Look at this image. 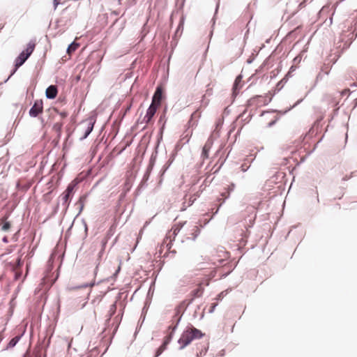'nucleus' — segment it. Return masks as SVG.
<instances>
[{
    "label": "nucleus",
    "mask_w": 357,
    "mask_h": 357,
    "mask_svg": "<svg viewBox=\"0 0 357 357\" xmlns=\"http://www.w3.org/2000/svg\"><path fill=\"white\" fill-rule=\"evenodd\" d=\"M86 199H87L86 195H83L79 197V199L77 202V204H79V210L78 214L81 213V212L82 211L84 206V203H85Z\"/></svg>",
    "instance_id": "obj_16"
},
{
    "label": "nucleus",
    "mask_w": 357,
    "mask_h": 357,
    "mask_svg": "<svg viewBox=\"0 0 357 357\" xmlns=\"http://www.w3.org/2000/svg\"><path fill=\"white\" fill-rule=\"evenodd\" d=\"M274 123H275V121H271V122H270V123H268V126H269V127H271V126H272L273 125H274Z\"/></svg>",
    "instance_id": "obj_37"
},
{
    "label": "nucleus",
    "mask_w": 357,
    "mask_h": 357,
    "mask_svg": "<svg viewBox=\"0 0 357 357\" xmlns=\"http://www.w3.org/2000/svg\"><path fill=\"white\" fill-rule=\"evenodd\" d=\"M218 5L217 6L216 8H215V12H217L218 10Z\"/></svg>",
    "instance_id": "obj_43"
},
{
    "label": "nucleus",
    "mask_w": 357,
    "mask_h": 357,
    "mask_svg": "<svg viewBox=\"0 0 357 357\" xmlns=\"http://www.w3.org/2000/svg\"><path fill=\"white\" fill-rule=\"evenodd\" d=\"M181 317H182V314H181V310H180V308H178L176 310V312H175L174 316L173 317V319H172V322H173V324L174 323V325L169 326V329L171 330V332L168 335H167L165 337L164 342L162 343L164 345L167 346V344L171 342V340L173 337L174 333L175 331L176 330V328L181 321Z\"/></svg>",
    "instance_id": "obj_2"
},
{
    "label": "nucleus",
    "mask_w": 357,
    "mask_h": 357,
    "mask_svg": "<svg viewBox=\"0 0 357 357\" xmlns=\"http://www.w3.org/2000/svg\"><path fill=\"white\" fill-rule=\"evenodd\" d=\"M271 100V98H267L266 97H263L262 98V103H261V105H266L267 104H268Z\"/></svg>",
    "instance_id": "obj_26"
},
{
    "label": "nucleus",
    "mask_w": 357,
    "mask_h": 357,
    "mask_svg": "<svg viewBox=\"0 0 357 357\" xmlns=\"http://www.w3.org/2000/svg\"><path fill=\"white\" fill-rule=\"evenodd\" d=\"M213 141L211 137H209L206 144H204L202 152V157L205 159L208 158V152L211 149L212 145H213Z\"/></svg>",
    "instance_id": "obj_9"
},
{
    "label": "nucleus",
    "mask_w": 357,
    "mask_h": 357,
    "mask_svg": "<svg viewBox=\"0 0 357 357\" xmlns=\"http://www.w3.org/2000/svg\"><path fill=\"white\" fill-rule=\"evenodd\" d=\"M217 305H218V304H217V303H213V304H212V305H211V308H210V309H209V310H208V312H209V313H212V312H214V310H215V308L216 307V306H217Z\"/></svg>",
    "instance_id": "obj_29"
},
{
    "label": "nucleus",
    "mask_w": 357,
    "mask_h": 357,
    "mask_svg": "<svg viewBox=\"0 0 357 357\" xmlns=\"http://www.w3.org/2000/svg\"><path fill=\"white\" fill-rule=\"evenodd\" d=\"M204 335V334L200 330L195 328L193 326L190 325L187 326L178 340V343L180 345L179 349H183L190 344L192 340L200 339Z\"/></svg>",
    "instance_id": "obj_1"
},
{
    "label": "nucleus",
    "mask_w": 357,
    "mask_h": 357,
    "mask_svg": "<svg viewBox=\"0 0 357 357\" xmlns=\"http://www.w3.org/2000/svg\"><path fill=\"white\" fill-rule=\"evenodd\" d=\"M241 170H242L243 172H246V171H247V169H248V167H245V164H243V165H241Z\"/></svg>",
    "instance_id": "obj_32"
},
{
    "label": "nucleus",
    "mask_w": 357,
    "mask_h": 357,
    "mask_svg": "<svg viewBox=\"0 0 357 357\" xmlns=\"http://www.w3.org/2000/svg\"><path fill=\"white\" fill-rule=\"evenodd\" d=\"M186 222H179L178 224H176L175 225L172 230L173 231L172 233V235H173V239L171 238V236H167L163 242H162V247H165L168 250H169L172 248V241L174 240L176 236L178 234V232L181 231V229H182V227L184 226V225L185 224Z\"/></svg>",
    "instance_id": "obj_3"
},
{
    "label": "nucleus",
    "mask_w": 357,
    "mask_h": 357,
    "mask_svg": "<svg viewBox=\"0 0 357 357\" xmlns=\"http://www.w3.org/2000/svg\"><path fill=\"white\" fill-rule=\"evenodd\" d=\"M166 348H167V346L162 344L156 350L154 357H158L159 356H160L162 354V353L166 349Z\"/></svg>",
    "instance_id": "obj_19"
},
{
    "label": "nucleus",
    "mask_w": 357,
    "mask_h": 357,
    "mask_svg": "<svg viewBox=\"0 0 357 357\" xmlns=\"http://www.w3.org/2000/svg\"><path fill=\"white\" fill-rule=\"evenodd\" d=\"M28 56H26V54L22 52L19 56L15 59V69L12 71L10 75L8 78V79L16 72L17 69L20 68L21 66H22L25 61L28 59Z\"/></svg>",
    "instance_id": "obj_6"
},
{
    "label": "nucleus",
    "mask_w": 357,
    "mask_h": 357,
    "mask_svg": "<svg viewBox=\"0 0 357 357\" xmlns=\"http://www.w3.org/2000/svg\"><path fill=\"white\" fill-rule=\"evenodd\" d=\"M93 285H94V282L85 283V284H82L81 286H79L78 288H86V287H93Z\"/></svg>",
    "instance_id": "obj_27"
},
{
    "label": "nucleus",
    "mask_w": 357,
    "mask_h": 357,
    "mask_svg": "<svg viewBox=\"0 0 357 357\" xmlns=\"http://www.w3.org/2000/svg\"><path fill=\"white\" fill-rule=\"evenodd\" d=\"M3 241L4 242H7V241H7L6 237H4V238H3Z\"/></svg>",
    "instance_id": "obj_39"
},
{
    "label": "nucleus",
    "mask_w": 357,
    "mask_h": 357,
    "mask_svg": "<svg viewBox=\"0 0 357 357\" xmlns=\"http://www.w3.org/2000/svg\"><path fill=\"white\" fill-rule=\"evenodd\" d=\"M60 1L61 0H54L53 3H54V10L56 9L58 5L60 3Z\"/></svg>",
    "instance_id": "obj_30"
},
{
    "label": "nucleus",
    "mask_w": 357,
    "mask_h": 357,
    "mask_svg": "<svg viewBox=\"0 0 357 357\" xmlns=\"http://www.w3.org/2000/svg\"><path fill=\"white\" fill-rule=\"evenodd\" d=\"M158 106L151 104L146 111V115L144 117L143 122H144L146 124L149 123L151 121L153 116L155 115Z\"/></svg>",
    "instance_id": "obj_8"
},
{
    "label": "nucleus",
    "mask_w": 357,
    "mask_h": 357,
    "mask_svg": "<svg viewBox=\"0 0 357 357\" xmlns=\"http://www.w3.org/2000/svg\"><path fill=\"white\" fill-rule=\"evenodd\" d=\"M202 291L199 288H197L192 291V294L195 297H199L202 295Z\"/></svg>",
    "instance_id": "obj_22"
},
{
    "label": "nucleus",
    "mask_w": 357,
    "mask_h": 357,
    "mask_svg": "<svg viewBox=\"0 0 357 357\" xmlns=\"http://www.w3.org/2000/svg\"><path fill=\"white\" fill-rule=\"evenodd\" d=\"M235 188V184L231 183L227 188V195L226 198H228L229 197L230 192H232Z\"/></svg>",
    "instance_id": "obj_23"
},
{
    "label": "nucleus",
    "mask_w": 357,
    "mask_h": 357,
    "mask_svg": "<svg viewBox=\"0 0 357 357\" xmlns=\"http://www.w3.org/2000/svg\"><path fill=\"white\" fill-rule=\"evenodd\" d=\"M61 117H62V118H65V117H66V116H67V113H66V112H61Z\"/></svg>",
    "instance_id": "obj_34"
},
{
    "label": "nucleus",
    "mask_w": 357,
    "mask_h": 357,
    "mask_svg": "<svg viewBox=\"0 0 357 357\" xmlns=\"http://www.w3.org/2000/svg\"><path fill=\"white\" fill-rule=\"evenodd\" d=\"M116 303H114L112 305H110L109 310V319H110L116 312Z\"/></svg>",
    "instance_id": "obj_20"
},
{
    "label": "nucleus",
    "mask_w": 357,
    "mask_h": 357,
    "mask_svg": "<svg viewBox=\"0 0 357 357\" xmlns=\"http://www.w3.org/2000/svg\"><path fill=\"white\" fill-rule=\"evenodd\" d=\"M103 252H104V250H103V249H102V250H100V251L99 252V253H98V259H97V261H98V264H97V265H96V270H97V269H98V266H99V264H100V259H101V257H102V255Z\"/></svg>",
    "instance_id": "obj_25"
},
{
    "label": "nucleus",
    "mask_w": 357,
    "mask_h": 357,
    "mask_svg": "<svg viewBox=\"0 0 357 357\" xmlns=\"http://www.w3.org/2000/svg\"><path fill=\"white\" fill-rule=\"evenodd\" d=\"M262 98L263 97L261 96H254L248 100L247 106L250 107L255 105L257 106H260L263 102Z\"/></svg>",
    "instance_id": "obj_11"
},
{
    "label": "nucleus",
    "mask_w": 357,
    "mask_h": 357,
    "mask_svg": "<svg viewBox=\"0 0 357 357\" xmlns=\"http://www.w3.org/2000/svg\"><path fill=\"white\" fill-rule=\"evenodd\" d=\"M79 47V44L75 43V42H73L71 44H70L67 48V53L68 54H70L72 52H75L77 48Z\"/></svg>",
    "instance_id": "obj_17"
},
{
    "label": "nucleus",
    "mask_w": 357,
    "mask_h": 357,
    "mask_svg": "<svg viewBox=\"0 0 357 357\" xmlns=\"http://www.w3.org/2000/svg\"><path fill=\"white\" fill-rule=\"evenodd\" d=\"M43 111V102L42 100H36L29 112L31 117H37Z\"/></svg>",
    "instance_id": "obj_5"
},
{
    "label": "nucleus",
    "mask_w": 357,
    "mask_h": 357,
    "mask_svg": "<svg viewBox=\"0 0 357 357\" xmlns=\"http://www.w3.org/2000/svg\"><path fill=\"white\" fill-rule=\"evenodd\" d=\"M162 118H163V116H160V120H159L160 122L162 121Z\"/></svg>",
    "instance_id": "obj_41"
},
{
    "label": "nucleus",
    "mask_w": 357,
    "mask_h": 357,
    "mask_svg": "<svg viewBox=\"0 0 357 357\" xmlns=\"http://www.w3.org/2000/svg\"><path fill=\"white\" fill-rule=\"evenodd\" d=\"M58 93V90L56 86L50 85L49 86L45 91L46 97L48 99H54L56 97Z\"/></svg>",
    "instance_id": "obj_10"
},
{
    "label": "nucleus",
    "mask_w": 357,
    "mask_h": 357,
    "mask_svg": "<svg viewBox=\"0 0 357 357\" xmlns=\"http://www.w3.org/2000/svg\"><path fill=\"white\" fill-rule=\"evenodd\" d=\"M188 204L186 205L185 201L183 203V207L181 208V211H185L187 208Z\"/></svg>",
    "instance_id": "obj_33"
},
{
    "label": "nucleus",
    "mask_w": 357,
    "mask_h": 357,
    "mask_svg": "<svg viewBox=\"0 0 357 357\" xmlns=\"http://www.w3.org/2000/svg\"><path fill=\"white\" fill-rule=\"evenodd\" d=\"M35 46H36L35 43L33 41H30L27 44L26 50L22 52L26 54V56L29 57L31 55L32 52H33Z\"/></svg>",
    "instance_id": "obj_13"
},
{
    "label": "nucleus",
    "mask_w": 357,
    "mask_h": 357,
    "mask_svg": "<svg viewBox=\"0 0 357 357\" xmlns=\"http://www.w3.org/2000/svg\"><path fill=\"white\" fill-rule=\"evenodd\" d=\"M94 122L90 121L87 123V126L84 130V133L82 137H80V139H86L90 133L92 132L93 129Z\"/></svg>",
    "instance_id": "obj_12"
},
{
    "label": "nucleus",
    "mask_w": 357,
    "mask_h": 357,
    "mask_svg": "<svg viewBox=\"0 0 357 357\" xmlns=\"http://www.w3.org/2000/svg\"><path fill=\"white\" fill-rule=\"evenodd\" d=\"M85 229L87 230V226L86 224H85Z\"/></svg>",
    "instance_id": "obj_45"
},
{
    "label": "nucleus",
    "mask_w": 357,
    "mask_h": 357,
    "mask_svg": "<svg viewBox=\"0 0 357 357\" xmlns=\"http://www.w3.org/2000/svg\"><path fill=\"white\" fill-rule=\"evenodd\" d=\"M62 125L61 124H59V123H56L54 126V128L56 129V130H60L61 128Z\"/></svg>",
    "instance_id": "obj_31"
},
{
    "label": "nucleus",
    "mask_w": 357,
    "mask_h": 357,
    "mask_svg": "<svg viewBox=\"0 0 357 357\" xmlns=\"http://www.w3.org/2000/svg\"><path fill=\"white\" fill-rule=\"evenodd\" d=\"M223 292H222L220 294L218 295V298L220 299Z\"/></svg>",
    "instance_id": "obj_40"
},
{
    "label": "nucleus",
    "mask_w": 357,
    "mask_h": 357,
    "mask_svg": "<svg viewBox=\"0 0 357 357\" xmlns=\"http://www.w3.org/2000/svg\"><path fill=\"white\" fill-rule=\"evenodd\" d=\"M10 227V224L9 222H6L3 223V225L1 227V230L6 231H8Z\"/></svg>",
    "instance_id": "obj_21"
},
{
    "label": "nucleus",
    "mask_w": 357,
    "mask_h": 357,
    "mask_svg": "<svg viewBox=\"0 0 357 357\" xmlns=\"http://www.w3.org/2000/svg\"><path fill=\"white\" fill-rule=\"evenodd\" d=\"M162 93L163 90L160 86H157L155 93L152 97V102L151 104L159 106L160 105L162 99Z\"/></svg>",
    "instance_id": "obj_7"
},
{
    "label": "nucleus",
    "mask_w": 357,
    "mask_h": 357,
    "mask_svg": "<svg viewBox=\"0 0 357 357\" xmlns=\"http://www.w3.org/2000/svg\"><path fill=\"white\" fill-rule=\"evenodd\" d=\"M118 3H119V4H121V0H118Z\"/></svg>",
    "instance_id": "obj_42"
},
{
    "label": "nucleus",
    "mask_w": 357,
    "mask_h": 357,
    "mask_svg": "<svg viewBox=\"0 0 357 357\" xmlns=\"http://www.w3.org/2000/svg\"><path fill=\"white\" fill-rule=\"evenodd\" d=\"M195 200H196V197H190L189 200H188V206H191L194 203V202Z\"/></svg>",
    "instance_id": "obj_28"
},
{
    "label": "nucleus",
    "mask_w": 357,
    "mask_h": 357,
    "mask_svg": "<svg viewBox=\"0 0 357 357\" xmlns=\"http://www.w3.org/2000/svg\"><path fill=\"white\" fill-rule=\"evenodd\" d=\"M241 76H238L236 77L235 82H234V86H233V94L234 95H237V93H238V84H239V82H241Z\"/></svg>",
    "instance_id": "obj_18"
},
{
    "label": "nucleus",
    "mask_w": 357,
    "mask_h": 357,
    "mask_svg": "<svg viewBox=\"0 0 357 357\" xmlns=\"http://www.w3.org/2000/svg\"><path fill=\"white\" fill-rule=\"evenodd\" d=\"M212 34H213V31H211V34H210L211 37Z\"/></svg>",
    "instance_id": "obj_44"
},
{
    "label": "nucleus",
    "mask_w": 357,
    "mask_h": 357,
    "mask_svg": "<svg viewBox=\"0 0 357 357\" xmlns=\"http://www.w3.org/2000/svg\"><path fill=\"white\" fill-rule=\"evenodd\" d=\"M153 164H154V159L153 158V157H151L150 159L149 165L147 169H146V171L144 175V177H143L144 181H146L149 179L150 172L153 169Z\"/></svg>",
    "instance_id": "obj_14"
},
{
    "label": "nucleus",
    "mask_w": 357,
    "mask_h": 357,
    "mask_svg": "<svg viewBox=\"0 0 357 357\" xmlns=\"http://www.w3.org/2000/svg\"><path fill=\"white\" fill-rule=\"evenodd\" d=\"M20 338H21V335H17V336L13 337L8 343L6 347L4 348L3 350L8 349H11V348L14 347L17 344V343L19 342Z\"/></svg>",
    "instance_id": "obj_15"
},
{
    "label": "nucleus",
    "mask_w": 357,
    "mask_h": 357,
    "mask_svg": "<svg viewBox=\"0 0 357 357\" xmlns=\"http://www.w3.org/2000/svg\"><path fill=\"white\" fill-rule=\"evenodd\" d=\"M112 13L114 15H118L119 14V12L117 10H114Z\"/></svg>",
    "instance_id": "obj_35"
},
{
    "label": "nucleus",
    "mask_w": 357,
    "mask_h": 357,
    "mask_svg": "<svg viewBox=\"0 0 357 357\" xmlns=\"http://www.w3.org/2000/svg\"><path fill=\"white\" fill-rule=\"evenodd\" d=\"M76 185H77V183L75 181H72L70 183L68 184L66 190L64 191V192L61 195V199L63 201L62 204L63 206H65L66 207H68L69 205L68 200H69L70 197H71Z\"/></svg>",
    "instance_id": "obj_4"
},
{
    "label": "nucleus",
    "mask_w": 357,
    "mask_h": 357,
    "mask_svg": "<svg viewBox=\"0 0 357 357\" xmlns=\"http://www.w3.org/2000/svg\"><path fill=\"white\" fill-rule=\"evenodd\" d=\"M193 231H194V234H195L193 240H195L196 238L197 237V236L199 234L200 230L197 226H195L193 229Z\"/></svg>",
    "instance_id": "obj_24"
},
{
    "label": "nucleus",
    "mask_w": 357,
    "mask_h": 357,
    "mask_svg": "<svg viewBox=\"0 0 357 357\" xmlns=\"http://www.w3.org/2000/svg\"><path fill=\"white\" fill-rule=\"evenodd\" d=\"M227 195V191L226 192H222V196L225 197V199H227L226 197Z\"/></svg>",
    "instance_id": "obj_36"
},
{
    "label": "nucleus",
    "mask_w": 357,
    "mask_h": 357,
    "mask_svg": "<svg viewBox=\"0 0 357 357\" xmlns=\"http://www.w3.org/2000/svg\"><path fill=\"white\" fill-rule=\"evenodd\" d=\"M321 77V73H319L317 76V79H318Z\"/></svg>",
    "instance_id": "obj_38"
}]
</instances>
